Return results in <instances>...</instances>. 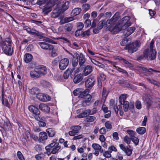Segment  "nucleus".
<instances>
[{
	"instance_id": "nucleus-1",
	"label": "nucleus",
	"mask_w": 160,
	"mask_h": 160,
	"mask_svg": "<svg viewBox=\"0 0 160 160\" xmlns=\"http://www.w3.org/2000/svg\"><path fill=\"white\" fill-rule=\"evenodd\" d=\"M130 18L129 16H126L122 18L119 23L116 24L114 27L111 26L109 28V30L114 34L117 33L121 30L130 26L131 23L129 21Z\"/></svg>"
},
{
	"instance_id": "nucleus-2",
	"label": "nucleus",
	"mask_w": 160,
	"mask_h": 160,
	"mask_svg": "<svg viewBox=\"0 0 160 160\" xmlns=\"http://www.w3.org/2000/svg\"><path fill=\"white\" fill-rule=\"evenodd\" d=\"M154 43V41L152 40L150 43V50L148 49L145 50L143 52V56H140L138 58L139 60L142 59L143 57L148 60H152L156 58V52L153 49Z\"/></svg>"
},
{
	"instance_id": "nucleus-3",
	"label": "nucleus",
	"mask_w": 160,
	"mask_h": 160,
	"mask_svg": "<svg viewBox=\"0 0 160 160\" xmlns=\"http://www.w3.org/2000/svg\"><path fill=\"white\" fill-rule=\"evenodd\" d=\"M12 40L9 38H7L2 43L1 47L4 53L8 55L11 56L13 52V49L12 48Z\"/></svg>"
},
{
	"instance_id": "nucleus-4",
	"label": "nucleus",
	"mask_w": 160,
	"mask_h": 160,
	"mask_svg": "<svg viewBox=\"0 0 160 160\" xmlns=\"http://www.w3.org/2000/svg\"><path fill=\"white\" fill-rule=\"evenodd\" d=\"M140 45V42L136 41L126 45L124 48L125 49L128 50L129 53H132L137 50L138 48Z\"/></svg>"
},
{
	"instance_id": "nucleus-5",
	"label": "nucleus",
	"mask_w": 160,
	"mask_h": 160,
	"mask_svg": "<svg viewBox=\"0 0 160 160\" xmlns=\"http://www.w3.org/2000/svg\"><path fill=\"white\" fill-rule=\"evenodd\" d=\"M37 3L40 5L39 7L42 9L43 12L45 14H47L51 11V8L53 6L52 4L48 2L43 3L42 2H37Z\"/></svg>"
},
{
	"instance_id": "nucleus-6",
	"label": "nucleus",
	"mask_w": 160,
	"mask_h": 160,
	"mask_svg": "<svg viewBox=\"0 0 160 160\" xmlns=\"http://www.w3.org/2000/svg\"><path fill=\"white\" fill-rule=\"evenodd\" d=\"M127 95V94H122L119 98V102L121 105H123V109L125 112L128 111L129 108V102L126 101Z\"/></svg>"
},
{
	"instance_id": "nucleus-7",
	"label": "nucleus",
	"mask_w": 160,
	"mask_h": 160,
	"mask_svg": "<svg viewBox=\"0 0 160 160\" xmlns=\"http://www.w3.org/2000/svg\"><path fill=\"white\" fill-rule=\"evenodd\" d=\"M28 108L30 111L33 114L35 119L37 120H39L40 119V112L38 108L34 106L31 105L28 107Z\"/></svg>"
},
{
	"instance_id": "nucleus-8",
	"label": "nucleus",
	"mask_w": 160,
	"mask_h": 160,
	"mask_svg": "<svg viewBox=\"0 0 160 160\" xmlns=\"http://www.w3.org/2000/svg\"><path fill=\"white\" fill-rule=\"evenodd\" d=\"M28 108L30 111L33 114L35 119L37 120H39L40 119V112L38 108L34 106L31 105L28 107Z\"/></svg>"
},
{
	"instance_id": "nucleus-9",
	"label": "nucleus",
	"mask_w": 160,
	"mask_h": 160,
	"mask_svg": "<svg viewBox=\"0 0 160 160\" xmlns=\"http://www.w3.org/2000/svg\"><path fill=\"white\" fill-rule=\"evenodd\" d=\"M28 108L30 111L33 114L35 119L37 120H39L40 119V112L38 108L34 106L31 105L28 107Z\"/></svg>"
},
{
	"instance_id": "nucleus-10",
	"label": "nucleus",
	"mask_w": 160,
	"mask_h": 160,
	"mask_svg": "<svg viewBox=\"0 0 160 160\" xmlns=\"http://www.w3.org/2000/svg\"><path fill=\"white\" fill-rule=\"evenodd\" d=\"M57 141V139H56L55 140H53V142L48 145L47 148L51 147L52 148V150L51 152V153H52L53 154L56 153L61 148V146L58 145V143H55V142Z\"/></svg>"
},
{
	"instance_id": "nucleus-11",
	"label": "nucleus",
	"mask_w": 160,
	"mask_h": 160,
	"mask_svg": "<svg viewBox=\"0 0 160 160\" xmlns=\"http://www.w3.org/2000/svg\"><path fill=\"white\" fill-rule=\"evenodd\" d=\"M75 55L78 60L79 65L80 66L79 68H81L85 66V63L86 62V59L82 53H81L79 55L77 53H75Z\"/></svg>"
},
{
	"instance_id": "nucleus-12",
	"label": "nucleus",
	"mask_w": 160,
	"mask_h": 160,
	"mask_svg": "<svg viewBox=\"0 0 160 160\" xmlns=\"http://www.w3.org/2000/svg\"><path fill=\"white\" fill-rule=\"evenodd\" d=\"M96 79L93 76L88 78L85 82V85L86 88L91 89L94 85Z\"/></svg>"
},
{
	"instance_id": "nucleus-13",
	"label": "nucleus",
	"mask_w": 160,
	"mask_h": 160,
	"mask_svg": "<svg viewBox=\"0 0 160 160\" xmlns=\"http://www.w3.org/2000/svg\"><path fill=\"white\" fill-rule=\"evenodd\" d=\"M69 63V60L67 58L62 59L59 62V69L61 70L65 69L68 66Z\"/></svg>"
},
{
	"instance_id": "nucleus-14",
	"label": "nucleus",
	"mask_w": 160,
	"mask_h": 160,
	"mask_svg": "<svg viewBox=\"0 0 160 160\" xmlns=\"http://www.w3.org/2000/svg\"><path fill=\"white\" fill-rule=\"evenodd\" d=\"M38 44L42 48L46 50L50 51L54 48L52 45L46 42H40L38 43Z\"/></svg>"
},
{
	"instance_id": "nucleus-15",
	"label": "nucleus",
	"mask_w": 160,
	"mask_h": 160,
	"mask_svg": "<svg viewBox=\"0 0 160 160\" xmlns=\"http://www.w3.org/2000/svg\"><path fill=\"white\" fill-rule=\"evenodd\" d=\"M74 70V68H68L64 73V78L65 79H67L68 78L69 75L72 78V77L74 76L75 74V71Z\"/></svg>"
},
{
	"instance_id": "nucleus-16",
	"label": "nucleus",
	"mask_w": 160,
	"mask_h": 160,
	"mask_svg": "<svg viewBox=\"0 0 160 160\" xmlns=\"http://www.w3.org/2000/svg\"><path fill=\"white\" fill-rule=\"evenodd\" d=\"M37 98L43 102H47L50 100V97L47 94L39 93L37 95Z\"/></svg>"
},
{
	"instance_id": "nucleus-17",
	"label": "nucleus",
	"mask_w": 160,
	"mask_h": 160,
	"mask_svg": "<svg viewBox=\"0 0 160 160\" xmlns=\"http://www.w3.org/2000/svg\"><path fill=\"white\" fill-rule=\"evenodd\" d=\"M128 27L125 28L124 30L123 35L125 37H128L135 30V28L134 27H131L127 28Z\"/></svg>"
},
{
	"instance_id": "nucleus-18",
	"label": "nucleus",
	"mask_w": 160,
	"mask_h": 160,
	"mask_svg": "<svg viewBox=\"0 0 160 160\" xmlns=\"http://www.w3.org/2000/svg\"><path fill=\"white\" fill-rule=\"evenodd\" d=\"M40 75H44L47 73V68L46 66L40 65L36 67Z\"/></svg>"
},
{
	"instance_id": "nucleus-19",
	"label": "nucleus",
	"mask_w": 160,
	"mask_h": 160,
	"mask_svg": "<svg viewBox=\"0 0 160 160\" xmlns=\"http://www.w3.org/2000/svg\"><path fill=\"white\" fill-rule=\"evenodd\" d=\"M81 128V126H72L71 128L72 130L68 132L69 134L71 136H75L76 133L78 132Z\"/></svg>"
},
{
	"instance_id": "nucleus-20",
	"label": "nucleus",
	"mask_w": 160,
	"mask_h": 160,
	"mask_svg": "<svg viewBox=\"0 0 160 160\" xmlns=\"http://www.w3.org/2000/svg\"><path fill=\"white\" fill-rule=\"evenodd\" d=\"M2 102L3 104L5 105V106L8 107H9L10 104H12L13 103V101L11 99H9V102H8V100L6 98V96L4 95L3 93H2Z\"/></svg>"
},
{
	"instance_id": "nucleus-21",
	"label": "nucleus",
	"mask_w": 160,
	"mask_h": 160,
	"mask_svg": "<svg viewBox=\"0 0 160 160\" xmlns=\"http://www.w3.org/2000/svg\"><path fill=\"white\" fill-rule=\"evenodd\" d=\"M3 127L4 130L5 132L11 131L12 128V126L11 123L8 120L4 121Z\"/></svg>"
},
{
	"instance_id": "nucleus-22",
	"label": "nucleus",
	"mask_w": 160,
	"mask_h": 160,
	"mask_svg": "<svg viewBox=\"0 0 160 160\" xmlns=\"http://www.w3.org/2000/svg\"><path fill=\"white\" fill-rule=\"evenodd\" d=\"M93 68L91 65H87L85 67L82 72V74L84 76H86L90 74L92 71Z\"/></svg>"
},
{
	"instance_id": "nucleus-23",
	"label": "nucleus",
	"mask_w": 160,
	"mask_h": 160,
	"mask_svg": "<svg viewBox=\"0 0 160 160\" xmlns=\"http://www.w3.org/2000/svg\"><path fill=\"white\" fill-rule=\"evenodd\" d=\"M119 146L121 149L127 155L130 156L132 154V150L128 148H126L123 144H120Z\"/></svg>"
},
{
	"instance_id": "nucleus-24",
	"label": "nucleus",
	"mask_w": 160,
	"mask_h": 160,
	"mask_svg": "<svg viewBox=\"0 0 160 160\" xmlns=\"http://www.w3.org/2000/svg\"><path fill=\"white\" fill-rule=\"evenodd\" d=\"M39 108L43 112H49L50 111V107L48 105L44 103L40 104Z\"/></svg>"
},
{
	"instance_id": "nucleus-25",
	"label": "nucleus",
	"mask_w": 160,
	"mask_h": 160,
	"mask_svg": "<svg viewBox=\"0 0 160 160\" xmlns=\"http://www.w3.org/2000/svg\"><path fill=\"white\" fill-rule=\"evenodd\" d=\"M75 72L74 76L75 77L73 79V82L75 83H77L80 82L83 79V77L82 74H77L75 75Z\"/></svg>"
},
{
	"instance_id": "nucleus-26",
	"label": "nucleus",
	"mask_w": 160,
	"mask_h": 160,
	"mask_svg": "<svg viewBox=\"0 0 160 160\" xmlns=\"http://www.w3.org/2000/svg\"><path fill=\"white\" fill-rule=\"evenodd\" d=\"M38 71L35 67L33 70L30 72V76L32 78H39L40 75Z\"/></svg>"
},
{
	"instance_id": "nucleus-27",
	"label": "nucleus",
	"mask_w": 160,
	"mask_h": 160,
	"mask_svg": "<svg viewBox=\"0 0 160 160\" xmlns=\"http://www.w3.org/2000/svg\"><path fill=\"white\" fill-rule=\"evenodd\" d=\"M39 138L38 139V141L39 142H42L43 141L47 139L48 136L46 132H41L39 134Z\"/></svg>"
},
{
	"instance_id": "nucleus-28",
	"label": "nucleus",
	"mask_w": 160,
	"mask_h": 160,
	"mask_svg": "<svg viewBox=\"0 0 160 160\" xmlns=\"http://www.w3.org/2000/svg\"><path fill=\"white\" fill-rule=\"evenodd\" d=\"M91 112V110L89 109H88L84 111L80 114L78 115V117L79 118H82L84 117H85L87 116V115H90Z\"/></svg>"
},
{
	"instance_id": "nucleus-29",
	"label": "nucleus",
	"mask_w": 160,
	"mask_h": 160,
	"mask_svg": "<svg viewBox=\"0 0 160 160\" xmlns=\"http://www.w3.org/2000/svg\"><path fill=\"white\" fill-rule=\"evenodd\" d=\"M32 56L29 53H26L24 56V60L26 63L30 62L32 59Z\"/></svg>"
},
{
	"instance_id": "nucleus-30",
	"label": "nucleus",
	"mask_w": 160,
	"mask_h": 160,
	"mask_svg": "<svg viewBox=\"0 0 160 160\" xmlns=\"http://www.w3.org/2000/svg\"><path fill=\"white\" fill-rule=\"evenodd\" d=\"M91 95L87 93V95L84 97V100L82 103V105L85 106L84 103L89 102L91 100Z\"/></svg>"
},
{
	"instance_id": "nucleus-31",
	"label": "nucleus",
	"mask_w": 160,
	"mask_h": 160,
	"mask_svg": "<svg viewBox=\"0 0 160 160\" xmlns=\"http://www.w3.org/2000/svg\"><path fill=\"white\" fill-rule=\"evenodd\" d=\"M117 20V17L114 15L111 19L107 21V23L110 25H113L116 23Z\"/></svg>"
},
{
	"instance_id": "nucleus-32",
	"label": "nucleus",
	"mask_w": 160,
	"mask_h": 160,
	"mask_svg": "<svg viewBox=\"0 0 160 160\" xmlns=\"http://www.w3.org/2000/svg\"><path fill=\"white\" fill-rule=\"evenodd\" d=\"M39 91L38 88L36 87H33L29 90V93L32 95H37Z\"/></svg>"
},
{
	"instance_id": "nucleus-33",
	"label": "nucleus",
	"mask_w": 160,
	"mask_h": 160,
	"mask_svg": "<svg viewBox=\"0 0 160 160\" xmlns=\"http://www.w3.org/2000/svg\"><path fill=\"white\" fill-rule=\"evenodd\" d=\"M29 34L40 37H42V32H40L34 29H32Z\"/></svg>"
},
{
	"instance_id": "nucleus-34",
	"label": "nucleus",
	"mask_w": 160,
	"mask_h": 160,
	"mask_svg": "<svg viewBox=\"0 0 160 160\" xmlns=\"http://www.w3.org/2000/svg\"><path fill=\"white\" fill-rule=\"evenodd\" d=\"M29 34L40 37H42V32H40L34 29H32Z\"/></svg>"
},
{
	"instance_id": "nucleus-35",
	"label": "nucleus",
	"mask_w": 160,
	"mask_h": 160,
	"mask_svg": "<svg viewBox=\"0 0 160 160\" xmlns=\"http://www.w3.org/2000/svg\"><path fill=\"white\" fill-rule=\"evenodd\" d=\"M82 10L81 8H77L73 9L72 12L71 14L73 16H76L78 15L81 12Z\"/></svg>"
},
{
	"instance_id": "nucleus-36",
	"label": "nucleus",
	"mask_w": 160,
	"mask_h": 160,
	"mask_svg": "<svg viewBox=\"0 0 160 160\" xmlns=\"http://www.w3.org/2000/svg\"><path fill=\"white\" fill-rule=\"evenodd\" d=\"M108 92L107 91L105 88H103V91L102 92V101L104 102L105 101L106 98L108 95Z\"/></svg>"
},
{
	"instance_id": "nucleus-37",
	"label": "nucleus",
	"mask_w": 160,
	"mask_h": 160,
	"mask_svg": "<svg viewBox=\"0 0 160 160\" xmlns=\"http://www.w3.org/2000/svg\"><path fill=\"white\" fill-rule=\"evenodd\" d=\"M58 39L63 40V41H62V42L64 43H66L68 46L71 47H72V44L68 38H66L63 37H61L59 38Z\"/></svg>"
},
{
	"instance_id": "nucleus-38",
	"label": "nucleus",
	"mask_w": 160,
	"mask_h": 160,
	"mask_svg": "<svg viewBox=\"0 0 160 160\" xmlns=\"http://www.w3.org/2000/svg\"><path fill=\"white\" fill-rule=\"evenodd\" d=\"M46 132H47L48 136L51 137H53L56 133V132L55 130L52 128L48 129L46 130Z\"/></svg>"
},
{
	"instance_id": "nucleus-39",
	"label": "nucleus",
	"mask_w": 160,
	"mask_h": 160,
	"mask_svg": "<svg viewBox=\"0 0 160 160\" xmlns=\"http://www.w3.org/2000/svg\"><path fill=\"white\" fill-rule=\"evenodd\" d=\"M145 101L146 102V107L148 109H149L151 105L152 104L153 102L152 100L149 98L147 97Z\"/></svg>"
},
{
	"instance_id": "nucleus-40",
	"label": "nucleus",
	"mask_w": 160,
	"mask_h": 160,
	"mask_svg": "<svg viewBox=\"0 0 160 160\" xmlns=\"http://www.w3.org/2000/svg\"><path fill=\"white\" fill-rule=\"evenodd\" d=\"M141 69L145 72H159L158 71L154 70L152 68H147L143 67H141Z\"/></svg>"
},
{
	"instance_id": "nucleus-41",
	"label": "nucleus",
	"mask_w": 160,
	"mask_h": 160,
	"mask_svg": "<svg viewBox=\"0 0 160 160\" xmlns=\"http://www.w3.org/2000/svg\"><path fill=\"white\" fill-rule=\"evenodd\" d=\"M136 131L138 133L140 134H142L146 132V128L143 127L138 128L136 129Z\"/></svg>"
},
{
	"instance_id": "nucleus-42",
	"label": "nucleus",
	"mask_w": 160,
	"mask_h": 160,
	"mask_svg": "<svg viewBox=\"0 0 160 160\" xmlns=\"http://www.w3.org/2000/svg\"><path fill=\"white\" fill-rule=\"evenodd\" d=\"M40 83L45 88L48 87L50 85L49 82L43 80H41L40 81Z\"/></svg>"
},
{
	"instance_id": "nucleus-43",
	"label": "nucleus",
	"mask_w": 160,
	"mask_h": 160,
	"mask_svg": "<svg viewBox=\"0 0 160 160\" xmlns=\"http://www.w3.org/2000/svg\"><path fill=\"white\" fill-rule=\"evenodd\" d=\"M72 25L70 23H68L65 25L64 26V29L65 31L68 32L70 31L72 29Z\"/></svg>"
},
{
	"instance_id": "nucleus-44",
	"label": "nucleus",
	"mask_w": 160,
	"mask_h": 160,
	"mask_svg": "<svg viewBox=\"0 0 160 160\" xmlns=\"http://www.w3.org/2000/svg\"><path fill=\"white\" fill-rule=\"evenodd\" d=\"M82 89L81 91V92L78 95V97L79 98H82L85 97L87 95V92H88V90L86 89L83 91H82Z\"/></svg>"
},
{
	"instance_id": "nucleus-45",
	"label": "nucleus",
	"mask_w": 160,
	"mask_h": 160,
	"mask_svg": "<svg viewBox=\"0 0 160 160\" xmlns=\"http://www.w3.org/2000/svg\"><path fill=\"white\" fill-rule=\"evenodd\" d=\"M96 117L94 116H90L87 117L86 119V121L88 122H94L96 120Z\"/></svg>"
},
{
	"instance_id": "nucleus-46",
	"label": "nucleus",
	"mask_w": 160,
	"mask_h": 160,
	"mask_svg": "<svg viewBox=\"0 0 160 160\" xmlns=\"http://www.w3.org/2000/svg\"><path fill=\"white\" fill-rule=\"evenodd\" d=\"M69 2L68 1L65 2L62 6V10L65 11L69 7Z\"/></svg>"
},
{
	"instance_id": "nucleus-47",
	"label": "nucleus",
	"mask_w": 160,
	"mask_h": 160,
	"mask_svg": "<svg viewBox=\"0 0 160 160\" xmlns=\"http://www.w3.org/2000/svg\"><path fill=\"white\" fill-rule=\"evenodd\" d=\"M45 155L42 153L38 154L35 156V158L37 160H42L45 158Z\"/></svg>"
},
{
	"instance_id": "nucleus-48",
	"label": "nucleus",
	"mask_w": 160,
	"mask_h": 160,
	"mask_svg": "<svg viewBox=\"0 0 160 160\" xmlns=\"http://www.w3.org/2000/svg\"><path fill=\"white\" fill-rule=\"evenodd\" d=\"M105 22V21L104 20H102L99 22L97 27L98 29L100 30L103 28Z\"/></svg>"
},
{
	"instance_id": "nucleus-49",
	"label": "nucleus",
	"mask_w": 160,
	"mask_h": 160,
	"mask_svg": "<svg viewBox=\"0 0 160 160\" xmlns=\"http://www.w3.org/2000/svg\"><path fill=\"white\" fill-rule=\"evenodd\" d=\"M17 155L19 160H25L23 155L20 151H18Z\"/></svg>"
},
{
	"instance_id": "nucleus-50",
	"label": "nucleus",
	"mask_w": 160,
	"mask_h": 160,
	"mask_svg": "<svg viewBox=\"0 0 160 160\" xmlns=\"http://www.w3.org/2000/svg\"><path fill=\"white\" fill-rule=\"evenodd\" d=\"M127 132L130 135L131 138L133 137H134L136 134L135 132L130 130H127Z\"/></svg>"
},
{
	"instance_id": "nucleus-51",
	"label": "nucleus",
	"mask_w": 160,
	"mask_h": 160,
	"mask_svg": "<svg viewBox=\"0 0 160 160\" xmlns=\"http://www.w3.org/2000/svg\"><path fill=\"white\" fill-rule=\"evenodd\" d=\"M131 139L135 145H137L138 144L139 139L137 138L134 136V137H132Z\"/></svg>"
},
{
	"instance_id": "nucleus-52",
	"label": "nucleus",
	"mask_w": 160,
	"mask_h": 160,
	"mask_svg": "<svg viewBox=\"0 0 160 160\" xmlns=\"http://www.w3.org/2000/svg\"><path fill=\"white\" fill-rule=\"evenodd\" d=\"M82 89V88H78L74 90L73 92L74 95L75 96H78Z\"/></svg>"
},
{
	"instance_id": "nucleus-53",
	"label": "nucleus",
	"mask_w": 160,
	"mask_h": 160,
	"mask_svg": "<svg viewBox=\"0 0 160 160\" xmlns=\"http://www.w3.org/2000/svg\"><path fill=\"white\" fill-rule=\"evenodd\" d=\"M92 146L93 148L95 150H98L101 148V146L99 145L93 143L92 144Z\"/></svg>"
},
{
	"instance_id": "nucleus-54",
	"label": "nucleus",
	"mask_w": 160,
	"mask_h": 160,
	"mask_svg": "<svg viewBox=\"0 0 160 160\" xmlns=\"http://www.w3.org/2000/svg\"><path fill=\"white\" fill-rule=\"evenodd\" d=\"M90 30L88 29L87 31L82 32L81 36L82 37H84L86 36H88L90 35Z\"/></svg>"
},
{
	"instance_id": "nucleus-55",
	"label": "nucleus",
	"mask_w": 160,
	"mask_h": 160,
	"mask_svg": "<svg viewBox=\"0 0 160 160\" xmlns=\"http://www.w3.org/2000/svg\"><path fill=\"white\" fill-rule=\"evenodd\" d=\"M131 140V138H129V137L127 136H125L124 138V141L128 144L130 143Z\"/></svg>"
},
{
	"instance_id": "nucleus-56",
	"label": "nucleus",
	"mask_w": 160,
	"mask_h": 160,
	"mask_svg": "<svg viewBox=\"0 0 160 160\" xmlns=\"http://www.w3.org/2000/svg\"><path fill=\"white\" fill-rule=\"evenodd\" d=\"M78 61L77 57L75 59H73L72 61V66L73 67H75L77 66L78 63Z\"/></svg>"
},
{
	"instance_id": "nucleus-57",
	"label": "nucleus",
	"mask_w": 160,
	"mask_h": 160,
	"mask_svg": "<svg viewBox=\"0 0 160 160\" xmlns=\"http://www.w3.org/2000/svg\"><path fill=\"white\" fill-rule=\"evenodd\" d=\"M105 126L107 129H109V130L111 129L112 128V125L110 122L109 121L107 122H105Z\"/></svg>"
},
{
	"instance_id": "nucleus-58",
	"label": "nucleus",
	"mask_w": 160,
	"mask_h": 160,
	"mask_svg": "<svg viewBox=\"0 0 160 160\" xmlns=\"http://www.w3.org/2000/svg\"><path fill=\"white\" fill-rule=\"evenodd\" d=\"M115 101L113 99H111L110 101V105L111 108H112L114 110H115V105L114 104Z\"/></svg>"
},
{
	"instance_id": "nucleus-59",
	"label": "nucleus",
	"mask_w": 160,
	"mask_h": 160,
	"mask_svg": "<svg viewBox=\"0 0 160 160\" xmlns=\"http://www.w3.org/2000/svg\"><path fill=\"white\" fill-rule=\"evenodd\" d=\"M42 120V119L40 117V119L39 120H38L39 121V125L40 126L45 127L46 125V123Z\"/></svg>"
},
{
	"instance_id": "nucleus-60",
	"label": "nucleus",
	"mask_w": 160,
	"mask_h": 160,
	"mask_svg": "<svg viewBox=\"0 0 160 160\" xmlns=\"http://www.w3.org/2000/svg\"><path fill=\"white\" fill-rule=\"evenodd\" d=\"M34 149L36 151L40 152L42 150V147L40 145H37L35 147Z\"/></svg>"
},
{
	"instance_id": "nucleus-61",
	"label": "nucleus",
	"mask_w": 160,
	"mask_h": 160,
	"mask_svg": "<svg viewBox=\"0 0 160 160\" xmlns=\"http://www.w3.org/2000/svg\"><path fill=\"white\" fill-rule=\"evenodd\" d=\"M30 138L31 139H32L35 141H37L38 140L39 138L38 136L34 133L31 134Z\"/></svg>"
},
{
	"instance_id": "nucleus-62",
	"label": "nucleus",
	"mask_w": 160,
	"mask_h": 160,
	"mask_svg": "<svg viewBox=\"0 0 160 160\" xmlns=\"http://www.w3.org/2000/svg\"><path fill=\"white\" fill-rule=\"evenodd\" d=\"M108 151H106L103 153V155L106 158H109L111 157V155Z\"/></svg>"
},
{
	"instance_id": "nucleus-63",
	"label": "nucleus",
	"mask_w": 160,
	"mask_h": 160,
	"mask_svg": "<svg viewBox=\"0 0 160 160\" xmlns=\"http://www.w3.org/2000/svg\"><path fill=\"white\" fill-rule=\"evenodd\" d=\"M147 80L148 81L152 83L153 84H154L156 85H158V82L155 81V80L153 79H150L149 78H147Z\"/></svg>"
},
{
	"instance_id": "nucleus-64",
	"label": "nucleus",
	"mask_w": 160,
	"mask_h": 160,
	"mask_svg": "<svg viewBox=\"0 0 160 160\" xmlns=\"http://www.w3.org/2000/svg\"><path fill=\"white\" fill-rule=\"evenodd\" d=\"M108 151L110 153H111L112 151L117 152V149L114 146H112L109 148Z\"/></svg>"
}]
</instances>
